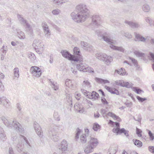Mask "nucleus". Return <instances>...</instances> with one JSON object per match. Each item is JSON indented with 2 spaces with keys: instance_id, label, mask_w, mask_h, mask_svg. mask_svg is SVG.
Listing matches in <instances>:
<instances>
[{
  "instance_id": "nucleus-1",
  "label": "nucleus",
  "mask_w": 154,
  "mask_h": 154,
  "mask_svg": "<svg viewBox=\"0 0 154 154\" xmlns=\"http://www.w3.org/2000/svg\"><path fill=\"white\" fill-rule=\"evenodd\" d=\"M77 8L80 11L79 13V14L76 17V19H78L77 21L78 22H81L85 20L86 18V17L87 16L86 12L87 9L85 7H83L81 5L77 6Z\"/></svg>"
},
{
  "instance_id": "nucleus-2",
  "label": "nucleus",
  "mask_w": 154,
  "mask_h": 154,
  "mask_svg": "<svg viewBox=\"0 0 154 154\" xmlns=\"http://www.w3.org/2000/svg\"><path fill=\"white\" fill-rule=\"evenodd\" d=\"M61 53L63 57L69 60L78 61L82 60V57L81 55H79L77 57H75L74 56L71 55L68 51H61Z\"/></svg>"
},
{
  "instance_id": "nucleus-3",
  "label": "nucleus",
  "mask_w": 154,
  "mask_h": 154,
  "mask_svg": "<svg viewBox=\"0 0 154 154\" xmlns=\"http://www.w3.org/2000/svg\"><path fill=\"white\" fill-rule=\"evenodd\" d=\"M116 128H114L113 129L112 131L117 134H121L124 133V135L127 137L129 136V131L126 130L124 128H120V125L119 123L118 122L116 123Z\"/></svg>"
},
{
  "instance_id": "nucleus-4",
  "label": "nucleus",
  "mask_w": 154,
  "mask_h": 154,
  "mask_svg": "<svg viewBox=\"0 0 154 154\" xmlns=\"http://www.w3.org/2000/svg\"><path fill=\"white\" fill-rule=\"evenodd\" d=\"M83 93L84 95L91 99L96 100L99 97V94L95 91H93L91 93L86 91H84Z\"/></svg>"
},
{
  "instance_id": "nucleus-5",
  "label": "nucleus",
  "mask_w": 154,
  "mask_h": 154,
  "mask_svg": "<svg viewBox=\"0 0 154 154\" xmlns=\"http://www.w3.org/2000/svg\"><path fill=\"white\" fill-rule=\"evenodd\" d=\"M30 71L32 74L35 76L39 77L42 74L41 69L36 66H32L30 68Z\"/></svg>"
},
{
  "instance_id": "nucleus-6",
  "label": "nucleus",
  "mask_w": 154,
  "mask_h": 154,
  "mask_svg": "<svg viewBox=\"0 0 154 154\" xmlns=\"http://www.w3.org/2000/svg\"><path fill=\"white\" fill-rule=\"evenodd\" d=\"M116 85L121 86L125 87L127 88H131L133 86V84L128 82H125L123 80H119L116 82Z\"/></svg>"
},
{
  "instance_id": "nucleus-7",
  "label": "nucleus",
  "mask_w": 154,
  "mask_h": 154,
  "mask_svg": "<svg viewBox=\"0 0 154 154\" xmlns=\"http://www.w3.org/2000/svg\"><path fill=\"white\" fill-rule=\"evenodd\" d=\"M88 144L95 148L98 145L99 142L97 139L90 137L89 140L88 142Z\"/></svg>"
},
{
  "instance_id": "nucleus-8",
  "label": "nucleus",
  "mask_w": 154,
  "mask_h": 154,
  "mask_svg": "<svg viewBox=\"0 0 154 154\" xmlns=\"http://www.w3.org/2000/svg\"><path fill=\"white\" fill-rule=\"evenodd\" d=\"M107 117H110L114 120H116L118 122H120L121 121V119L118 116H117L112 112H109L107 114Z\"/></svg>"
},
{
  "instance_id": "nucleus-9",
  "label": "nucleus",
  "mask_w": 154,
  "mask_h": 154,
  "mask_svg": "<svg viewBox=\"0 0 154 154\" xmlns=\"http://www.w3.org/2000/svg\"><path fill=\"white\" fill-rule=\"evenodd\" d=\"M105 88L109 92L112 94H119L118 91L115 88H112L106 86H105Z\"/></svg>"
},
{
  "instance_id": "nucleus-10",
  "label": "nucleus",
  "mask_w": 154,
  "mask_h": 154,
  "mask_svg": "<svg viewBox=\"0 0 154 154\" xmlns=\"http://www.w3.org/2000/svg\"><path fill=\"white\" fill-rule=\"evenodd\" d=\"M94 148L91 145L88 144V145L85 148L84 151L86 153L88 154L93 152Z\"/></svg>"
},
{
  "instance_id": "nucleus-11",
  "label": "nucleus",
  "mask_w": 154,
  "mask_h": 154,
  "mask_svg": "<svg viewBox=\"0 0 154 154\" xmlns=\"http://www.w3.org/2000/svg\"><path fill=\"white\" fill-rule=\"evenodd\" d=\"M77 68L81 71L84 72L87 71V67H85V66L83 64H81L79 65H77Z\"/></svg>"
},
{
  "instance_id": "nucleus-12",
  "label": "nucleus",
  "mask_w": 154,
  "mask_h": 154,
  "mask_svg": "<svg viewBox=\"0 0 154 154\" xmlns=\"http://www.w3.org/2000/svg\"><path fill=\"white\" fill-rule=\"evenodd\" d=\"M120 75H127V73L126 72L125 69L122 68L119 70H117L116 71Z\"/></svg>"
},
{
  "instance_id": "nucleus-13",
  "label": "nucleus",
  "mask_w": 154,
  "mask_h": 154,
  "mask_svg": "<svg viewBox=\"0 0 154 154\" xmlns=\"http://www.w3.org/2000/svg\"><path fill=\"white\" fill-rule=\"evenodd\" d=\"M73 52L74 54L76 55L77 56H75V57H77L79 55H81L79 54L80 50L79 48L77 47H75L73 49Z\"/></svg>"
},
{
  "instance_id": "nucleus-14",
  "label": "nucleus",
  "mask_w": 154,
  "mask_h": 154,
  "mask_svg": "<svg viewBox=\"0 0 154 154\" xmlns=\"http://www.w3.org/2000/svg\"><path fill=\"white\" fill-rule=\"evenodd\" d=\"M99 83L102 84H106L109 83V82L107 80H104L102 79H97Z\"/></svg>"
},
{
  "instance_id": "nucleus-15",
  "label": "nucleus",
  "mask_w": 154,
  "mask_h": 154,
  "mask_svg": "<svg viewBox=\"0 0 154 154\" xmlns=\"http://www.w3.org/2000/svg\"><path fill=\"white\" fill-rule=\"evenodd\" d=\"M134 144L138 147H141L142 145V143L139 140H135L134 141Z\"/></svg>"
},
{
  "instance_id": "nucleus-16",
  "label": "nucleus",
  "mask_w": 154,
  "mask_h": 154,
  "mask_svg": "<svg viewBox=\"0 0 154 154\" xmlns=\"http://www.w3.org/2000/svg\"><path fill=\"white\" fill-rule=\"evenodd\" d=\"M14 75L16 77L18 78L19 75V69L18 68H15L14 69Z\"/></svg>"
},
{
  "instance_id": "nucleus-17",
  "label": "nucleus",
  "mask_w": 154,
  "mask_h": 154,
  "mask_svg": "<svg viewBox=\"0 0 154 154\" xmlns=\"http://www.w3.org/2000/svg\"><path fill=\"white\" fill-rule=\"evenodd\" d=\"M100 128V126L97 123H95L94 124L93 129L95 131H97Z\"/></svg>"
},
{
  "instance_id": "nucleus-18",
  "label": "nucleus",
  "mask_w": 154,
  "mask_h": 154,
  "mask_svg": "<svg viewBox=\"0 0 154 154\" xmlns=\"http://www.w3.org/2000/svg\"><path fill=\"white\" fill-rule=\"evenodd\" d=\"M86 136L85 134H83L80 137V140L81 142L83 143H85L86 141Z\"/></svg>"
},
{
  "instance_id": "nucleus-19",
  "label": "nucleus",
  "mask_w": 154,
  "mask_h": 154,
  "mask_svg": "<svg viewBox=\"0 0 154 154\" xmlns=\"http://www.w3.org/2000/svg\"><path fill=\"white\" fill-rule=\"evenodd\" d=\"M136 132L137 134L138 137H141L142 136V131L140 129L136 128Z\"/></svg>"
},
{
  "instance_id": "nucleus-20",
  "label": "nucleus",
  "mask_w": 154,
  "mask_h": 154,
  "mask_svg": "<svg viewBox=\"0 0 154 154\" xmlns=\"http://www.w3.org/2000/svg\"><path fill=\"white\" fill-rule=\"evenodd\" d=\"M75 98L78 100H79L81 98V95L78 92H76L75 93Z\"/></svg>"
},
{
  "instance_id": "nucleus-21",
  "label": "nucleus",
  "mask_w": 154,
  "mask_h": 154,
  "mask_svg": "<svg viewBox=\"0 0 154 154\" xmlns=\"http://www.w3.org/2000/svg\"><path fill=\"white\" fill-rule=\"evenodd\" d=\"M148 134L150 140H152L154 139V134L150 131H149Z\"/></svg>"
},
{
  "instance_id": "nucleus-22",
  "label": "nucleus",
  "mask_w": 154,
  "mask_h": 154,
  "mask_svg": "<svg viewBox=\"0 0 154 154\" xmlns=\"http://www.w3.org/2000/svg\"><path fill=\"white\" fill-rule=\"evenodd\" d=\"M133 90L135 91L137 94H140L142 92V91L139 89H138L136 87H134L133 88Z\"/></svg>"
},
{
  "instance_id": "nucleus-23",
  "label": "nucleus",
  "mask_w": 154,
  "mask_h": 154,
  "mask_svg": "<svg viewBox=\"0 0 154 154\" xmlns=\"http://www.w3.org/2000/svg\"><path fill=\"white\" fill-rule=\"evenodd\" d=\"M110 47L112 49H115V50H120L121 51H122L123 50L122 49V48L120 47H116L115 46H112V45H110Z\"/></svg>"
},
{
  "instance_id": "nucleus-24",
  "label": "nucleus",
  "mask_w": 154,
  "mask_h": 154,
  "mask_svg": "<svg viewBox=\"0 0 154 154\" xmlns=\"http://www.w3.org/2000/svg\"><path fill=\"white\" fill-rule=\"evenodd\" d=\"M136 37L137 38L138 40L140 41H145V39L142 37L140 35H136Z\"/></svg>"
},
{
  "instance_id": "nucleus-25",
  "label": "nucleus",
  "mask_w": 154,
  "mask_h": 154,
  "mask_svg": "<svg viewBox=\"0 0 154 154\" xmlns=\"http://www.w3.org/2000/svg\"><path fill=\"white\" fill-rule=\"evenodd\" d=\"M54 3L59 4L63 2V0H54Z\"/></svg>"
},
{
  "instance_id": "nucleus-26",
  "label": "nucleus",
  "mask_w": 154,
  "mask_h": 154,
  "mask_svg": "<svg viewBox=\"0 0 154 154\" xmlns=\"http://www.w3.org/2000/svg\"><path fill=\"white\" fill-rule=\"evenodd\" d=\"M116 122H115L112 121L110 120L108 123V124L110 125L111 127H113L115 125H116Z\"/></svg>"
},
{
  "instance_id": "nucleus-27",
  "label": "nucleus",
  "mask_w": 154,
  "mask_h": 154,
  "mask_svg": "<svg viewBox=\"0 0 154 154\" xmlns=\"http://www.w3.org/2000/svg\"><path fill=\"white\" fill-rule=\"evenodd\" d=\"M137 98L139 100V101H141V102H143L146 100V99L142 98L139 96H137Z\"/></svg>"
},
{
  "instance_id": "nucleus-28",
  "label": "nucleus",
  "mask_w": 154,
  "mask_h": 154,
  "mask_svg": "<svg viewBox=\"0 0 154 154\" xmlns=\"http://www.w3.org/2000/svg\"><path fill=\"white\" fill-rule=\"evenodd\" d=\"M87 72H94L93 69L90 67H87Z\"/></svg>"
},
{
  "instance_id": "nucleus-29",
  "label": "nucleus",
  "mask_w": 154,
  "mask_h": 154,
  "mask_svg": "<svg viewBox=\"0 0 154 154\" xmlns=\"http://www.w3.org/2000/svg\"><path fill=\"white\" fill-rule=\"evenodd\" d=\"M149 149L151 152L154 153V146H151L149 147Z\"/></svg>"
},
{
  "instance_id": "nucleus-30",
  "label": "nucleus",
  "mask_w": 154,
  "mask_h": 154,
  "mask_svg": "<svg viewBox=\"0 0 154 154\" xmlns=\"http://www.w3.org/2000/svg\"><path fill=\"white\" fill-rule=\"evenodd\" d=\"M117 151V149H112L111 151L110 154H116Z\"/></svg>"
},
{
  "instance_id": "nucleus-31",
  "label": "nucleus",
  "mask_w": 154,
  "mask_h": 154,
  "mask_svg": "<svg viewBox=\"0 0 154 154\" xmlns=\"http://www.w3.org/2000/svg\"><path fill=\"white\" fill-rule=\"evenodd\" d=\"M98 59L102 60L103 61H106V57H103V56H100L98 57Z\"/></svg>"
},
{
  "instance_id": "nucleus-32",
  "label": "nucleus",
  "mask_w": 154,
  "mask_h": 154,
  "mask_svg": "<svg viewBox=\"0 0 154 154\" xmlns=\"http://www.w3.org/2000/svg\"><path fill=\"white\" fill-rule=\"evenodd\" d=\"M101 100L103 104H108L106 100V99L104 97L102 98Z\"/></svg>"
},
{
  "instance_id": "nucleus-33",
  "label": "nucleus",
  "mask_w": 154,
  "mask_h": 154,
  "mask_svg": "<svg viewBox=\"0 0 154 154\" xmlns=\"http://www.w3.org/2000/svg\"><path fill=\"white\" fill-rule=\"evenodd\" d=\"M103 39L105 41L107 42H110V39L107 37H104Z\"/></svg>"
},
{
  "instance_id": "nucleus-34",
  "label": "nucleus",
  "mask_w": 154,
  "mask_h": 154,
  "mask_svg": "<svg viewBox=\"0 0 154 154\" xmlns=\"http://www.w3.org/2000/svg\"><path fill=\"white\" fill-rule=\"evenodd\" d=\"M98 91L99 93H101V94H102V95L103 96V97H105V94L104 93V92L103 91L101 90V89H100L98 90Z\"/></svg>"
},
{
  "instance_id": "nucleus-35",
  "label": "nucleus",
  "mask_w": 154,
  "mask_h": 154,
  "mask_svg": "<svg viewBox=\"0 0 154 154\" xmlns=\"http://www.w3.org/2000/svg\"><path fill=\"white\" fill-rule=\"evenodd\" d=\"M81 132V131L79 129L77 132V133L76 134V136H75L76 138H78V136L79 134H80V133Z\"/></svg>"
},
{
  "instance_id": "nucleus-36",
  "label": "nucleus",
  "mask_w": 154,
  "mask_h": 154,
  "mask_svg": "<svg viewBox=\"0 0 154 154\" xmlns=\"http://www.w3.org/2000/svg\"><path fill=\"white\" fill-rule=\"evenodd\" d=\"M59 13V11L56 10H54L52 11V13H53V14L55 15L58 14Z\"/></svg>"
},
{
  "instance_id": "nucleus-37",
  "label": "nucleus",
  "mask_w": 154,
  "mask_h": 154,
  "mask_svg": "<svg viewBox=\"0 0 154 154\" xmlns=\"http://www.w3.org/2000/svg\"><path fill=\"white\" fill-rule=\"evenodd\" d=\"M84 83L87 85H90V83L88 81H84L83 82Z\"/></svg>"
},
{
  "instance_id": "nucleus-38",
  "label": "nucleus",
  "mask_w": 154,
  "mask_h": 154,
  "mask_svg": "<svg viewBox=\"0 0 154 154\" xmlns=\"http://www.w3.org/2000/svg\"><path fill=\"white\" fill-rule=\"evenodd\" d=\"M85 133L87 134H88L89 133V129H88V128H86L85 129Z\"/></svg>"
},
{
  "instance_id": "nucleus-39",
  "label": "nucleus",
  "mask_w": 154,
  "mask_h": 154,
  "mask_svg": "<svg viewBox=\"0 0 154 154\" xmlns=\"http://www.w3.org/2000/svg\"><path fill=\"white\" fill-rule=\"evenodd\" d=\"M150 55L152 58V59L154 60V55L152 53H151Z\"/></svg>"
},
{
  "instance_id": "nucleus-40",
  "label": "nucleus",
  "mask_w": 154,
  "mask_h": 154,
  "mask_svg": "<svg viewBox=\"0 0 154 154\" xmlns=\"http://www.w3.org/2000/svg\"><path fill=\"white\" fill-rule=\"evenodd\" d=\"M100 116V115L98 113H97L94 114V116L95 118H98Z\"/></svg>"
},
{
  "instance_id": "nucleus-41",
  "label": "nucleus",
  "mask_w": 154,
  "mask_h": 154,
  "mask_svg": "<svg viewBox=\"0 0 154 154\" xmlns=\"http://www.w3.org/2000/svg\"><path fill=\"white\" fill-rule=\"evenodd\" d=\"M4 78V75L2 73H0V78Z\"/></svg>"
},
{
  "instance_id": "nucleus-42",
  "label": "nucleus",
  "mask_w": 154,
  "mask_h": 154,
  "mask_svg": "<svg viewBox=\"0 0 154 154\" xmlns=\"http://www.w3.org/2000/svg\"><path fill=\"white\" fill-rule=\"evenodd\" d=\"M131 154H138L137 152L133 151L131 152Z\"/></svg>"
},
{
  "instance_id": "nucleus-43",
  "label": "nucleus",
  "mask_w": 154,
  "mask_h": 154,
  "mask_svg": "<svg viewBox=\"0 0 154 154\" xmlns=\"http://www.w3.org/2000/svg\"><path fill=\"white\" fill-rule=\"evenodd\" d=\"M70 82V81L69 80H66V84L67 85V84H68V83H67V82Z\"/></svg>"
},
{
  "instance_id": "nucleus-44",
  "label": "nucleus",
  "mask_w": 154,
  "mask_h": 154,
  "mask_svg": "<svg viewBox=\"0 0 154 154\" xmlns=\"http://www.w3.org/2000/svg\"><path fill=\"white\" fill-rule=\"evenodd\" d=\"M122 154H128V153L124 151Z\"/></svg>"
},
{
  "instance_id": "nucleus-45",
  "label": "nucleus",
  "mask_w": 154,
  "mask_h": 154,
  "mask_svg": "<svg viewBox=\"0 0 154 154\" xmlns=\"http://www.w3.org/2000/svg\"><path fill=\"white\" fill-rule=\"evenodd\" d=\"M11 43L12 45H15V42H11Z\"/></svg>"
},
{
  "instance_id": "nucleus-46",
  "label": "nucleus",
  "mask_w": 154,
  "mask_h": 154,
  "mask_svg": "<svg viewBox=\"0 0 154 154\" xmlns=\"http://www.w3.org/2000/svg\"><path fill=\"white\" fill-rule=\"evenodd\" d=\"M2 83L1 82H0V88L2 86Z\"/></svg>"
},
{
  "instance_id": "nucleus-47",
  "label": "nucleus",
  "mask_w": 154,
  "mask_h": 154,
  "mask_svg": "<svg viewBox=\"0 0 154 154\" xmlns=\"http://www.w3.org/2000/svg\"><path fill=\"white\" fill-rule=\"evenodd\" d=\"M142 54H140L139 53L138 56H142Z\"/></svg>"
},
{
  "instance_id": "nucleus-48",
  "label": "nucleus",
  "mask_w": 154,
  "mask_h": 154,
  "mask_svg": "<svg viewBox=\"0 0 154 154\" xmlns=\"http://www.w3.org/2000/svg\"><path fill=\"white\" fill-rule=\"evenodd\" d=\"M152 68L154 71V64L152 65Z\"/></svg>"
},
{
  "instance_id": "nucleus-49",
  "label": "nucleus",
  "mask_w": 154,
  "mask_h": 154,
  "mask_svg": "<svg viewBox=\"0 0 154 154\" xmlns=\"http://www.w3.org/2000/svg\"><path fill=\"white\" fill-rule=\"evenodd\" d=\"M124 63H128H128L127 61H124Z\"/></svg>"
},
{
  "instance_id": "nucleus-50",
  "label": "nucleus",
  "mask_w": 154,
  "mask_h": 154,
  "mask_svg": "<svg viewBox=\"0 0 154 154\" xmlns=\"http://www.w3.org/2000/svg\"><path fill=\"white\" fill-rule=\"evenodd\" d=\"M152 88L154 91V85H152Z\"/></svg>"
},
{
  "instance_id": "nucleus-51",
  "label": "nucleus",
  "mask_w": 154,
  "mask_h": 154,
  "mask_svg": "<svg viewBox=\"0 0 154 154\" xmlns=\"http://www.w3.org/2000/svg\"><path fill=\"white\" fill-rule=\"evenodd\" d=\"M100 154V153H94V154Z\"/></svg>"
},
{
  "instance_id": "nucleus-52",
  "label": "nucleus",
  "mask_w": 154,
  "mask_h": 154,
  "mask_svg": "<svg viewBox=\"0 0 154 154\" xmlns=\"http://www.w3.org/2000/svg\"><path fill=\"white\" fill-rule=\"evenodd\" d=\"M75 108L76 107V106H75Z\"/></svg>"
},
{
  "instance_id": "nucleus-53",
  "label": "nucleus",
  "mask_w": 154,
  "mask_h": 154,
  "mask_svg": "<svg viewBox=\"0 0 154 154\" xmlns=\"http://www.w3.org/2000/svg\"><path fill=\"white\" fill-rule=\"evenodd\" d=\"M48 30H47V32H48Z\"/></svg>"
},
{
  "instance_id": "nucleus-54",
  "label": "nucleus",
  "mask_w": 154,
  "mask_h": 154,
  "mask_svg": "<svg viewBox=\"0 0 154 154\" xmlns=\"http://www.w3.org/2000/svg\"><path fill=\"white\" fill-rule=\"evenodd\" d=\"M153 40H152V42H153Z\"/></svg>"
}]
</instances>
